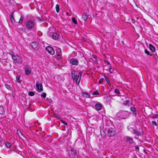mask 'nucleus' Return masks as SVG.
<instances>
[{"label":"nucleus","mask_w":158,"mask_h":158,"mask_svg":"<svg viewBox=\"0 0 158 158\" xmlns=\"http://www.w3.org/2000/svg\"><path fill=\"white\" fill-rule=\"evenodd\" d=\"M5 86L6 87L8 90H10V85H8L6 84H5Z\"/></svg>","instance_id":"33"},{"label":"nucleus","mask_w":158,"mask_h":158,"mask_svg":"<svg viewBox=\"0 0 158 158\" xmlns=\"http://www.w3.org/2000/svg\"><path fill=\"white\" fill-rule=\"evenodd\" d=\"M37 91L39 92H41L43 90V86L42 84L41 83H36V85Z\"/></svg>","instance_id":"8"},{"label":"nucleus","mask_w":158,"mask_h":158,"mask_svg":"<svg viewBox=\"0 0 158 158\" xmlns=\"http://www.w3.org/2000/svg\"><path fill=\"white\" fill-rule=\"evenodd\" d=\"M131 110L133 112V113L135 114H136V109L132 107H131Z\"/></svg>","instance_id":"20"},{"label":"nucleus","mask_w":158,"mask_h":158,"mask_svg":"<svg viewBox=\"0 0 158 158\" xmlns=\"http://www.w3.org/2000/svg\"><path fill=\"white\" fill-rule=\"evenodd\" d=\"M103 106V105L100 102H98L95 105V109L97 111L100 110Z\"/></svg>","instance_id":"6"},{"label":"nucleus","mask_w":158,"mask_h":158,"mask_svg":"<svg viewBox=\"0 0 158 158\" xmlns=\"http://www.w3.org/2000/svg\"><path fill=\"white\" fill-rule=\"evenodd\" d=\"M92 56L94 59V61H95V63L97 64L98 62L96 59V56L95 55L92 54Z\"/></svg>","instance_id":"23"},{"label":"nucleus","mask_w":158,"mask_h":158,"mask_svg":"<svg viewBox=\"0 0 158 158\" xmlns=\"http://www.w3.org/2000/svg\"><path fill=\"white\" fill-rule=\"evenodd\" d=\"M12 59L15 63L18 64H21L23 61L22 56L16 55L12 56Z\"/></svg>","instance_id":"2"},{"label":"nucleus","mask_w":158,"mask_h":158,"mask_svg":"<svg viewBox=\"0 0 158 158\" xmlns=\"http://www.w3.org/2000/svg\"><path fill=\"white\" fill-rule=\"evenodd\" d=\"M38 45L37 43L35 41L31 43L32 47L34 49H36L38 48Z\"/></svg>","instance_id":"12"},{"label":"nucleus","mask_w":158,"mask_h":158,"mask_svg":"<svg viewBox=\"0 0 158 158\" xmlns=\"http://www.w3.org/2000/svg\"><path fill=\"white\" fill-rule=\"evenodd\" d=\"M9 54L11 56L12 58V56H15V55H14V53L12 52V51H10L9 52Z\"/></svg>","instance_id":"34"},{"label":"nucleus","mask_w":158,"mask_h":158,"mask_svg":"<svg viewBox=\"0 0 158 158\" xmlns=\"http://www.w3.org/2000/svg\"><path fill=\"white\" fill-rule=\"evenodd\" d=\"M4 113V111L3 107L2 106H0V114H3Z\"/></svg>","instance_id":"19"},{"label":"nucleus","mask_w":158,"mask_h":158,"mask_svg":"<svg viewBox=\"0 0 158 158\" xmlns=\"http://www.w3.org/2000/svg\"><path fill=\"white\" fill-rule=\"evenodd\" d=\"M114 92L115 94H117L118 96L120 95V94L119 90L117 89H115L114 90Z\"/></svg>","instance_id":"22"},{"label":"nucleus","mask_w":158,"mask_h":158,"mask_svg":"<svg viewBox=\"0 0 158 158\" xmlns=\"http://www.w3.org/2000/svg\"><path fill=\"white\" fill-rule=\"evenodd\" d=\"M149 48L152 52H154L155 51V47L151 44H149Z\"/></svg>","instance_id":"18"},{"label":"nucleus","mask_w":158,"mask_h":158,"mask_svg":"<svg viewBox=\"0 0 158 158\" xmlns=\"http://www.w3.org/2000/svg\"><path fill=\"white\" fill-rule=\"evenodd\" d=\"M104 81V79L103 78H101L98 82L99 84H102Z\"/></svg>","instance_id":"36"},{"label":"nucleus","mask_w":158,"mask_h":158,"mask_svg":"<svg viewBox=\"0 0 158 158\" xmlns=\"http://www.w3.org/2000/svg\"><path fill=\"white\" fill-rule=\"evenodd\" d=\"M72 22L74 24H77V21L75 19L74 17H73L72 18Z\"/></svg>","instance_id":"25"},{"label":"nucleus","mask_w":158,"mask_h":158,"mask_svg":"<svg viewBox=\"0 0 158 158\" xmlns=\"http://www.w3.org/2000/svg\"><path fill=\"white\" fill-rule=\"evenodd\" d=\"M104 77L105 80L106 81L107 83L108 84H109L110 85H111L110 83V82L109 79H108V78L106 76H104Z\"/></svg>","instance_id":"21"},{"label":"nucleus","mask_w":158,"mask_h":158,"mask_svg":"<svg viewBox=\"0 0 158 158\" xmlns=\"http://www.w3.org/2000/svg\"><path fill=\"white\" fill-rule=\"evenodd\" d=\"M81 79V78L80 77L77 78V80L76 81V82L77 85H78L80 82Z\"/></svg>","instance_id":"27"},{"label":"nucleus","mask_w":158,"mask_h":158,"mask_svg":"<svg viewBox=\"0 0 158 158\" xmlns=\"http://www.w3.org/2000/svg\"><path fill=\"white\" fill-rule=\"evenodd\" d=\"M23 18L22 16H21L20 19L19 20V23H21L23 21Z\"/></svg>","instance_id":"29"},{"label":"nucleus","mask_w":158,"mask_h":158,"mask_svg":"<svg viewBox=\"0 0 158 158\" xmlns=\"http://www.w3.org/2000/svg\"><path fill=\"white\" fill-rule=\"evenodd\" d=\"M116 134V132L115 130L112 128L108 129V130L107 135L109 137H112Z\"/></svg>","instance_id":"4"},{"label":"nucleus","mask_w":158,"mask_h":158,"mask_svg":"<svg viewBox=\"0 0 158 158\" xmlns=\"http://www.w3.org/2000/svg\"><path fill=\"white\" fill-rule=\"evenodd\" d=\"M6 145L7 148H9L11 147V144L9 142H6Z\"/></svg>","instance_id":"31"},{"label":"nucleus","mask_w":158,"mask_h":158,"mask_svg":"<svg viewBox=\"0 0 158 158\" xmlns=\"http://www.w3.org/2000/svg\"><path fill=\"white\" fill-rule=\"evenodd\" d=\"M106 63L107 64L108 66L109 71L110 72V73H113L114 71V69L113 68H111V66L110 62L107 61H106Z\"/></svg>","instance_id":"11"},{"label":"nucleus","mask_w":158,"mask_h":158,"mask_svg":"<svg viewBox=\"0 0 158 158\" xmlns=\"http://www.w3.org/2000/svg\"><path fill=\"white\" fill-rule=\"evenodd\" d=\"M125 100L124 101L123 104L126 106H130V103L129 102L130 98H129L127 97L125 98Z\"/></svg>","instance_id":"10"},{"label":"nucleus","mask_w":158,"mask_h":158,"mask_svg":"<svg viewBox=\"0 0 158 158\" xmlns=\"http://www.w3.org/2000/svg\"><path fill=\"white\" fill-rule=\"evenodd\" d=\"M56 10L57 12H59V9H60V6L59 5L56 4Z\"/></svg>","instance_id":"24"},{"label":"nucleus","mask_w":158,"mask_h":158,"mask_svg":"<svg viewBox=\"0 0 158 158\" xmlns=\"http://www.w3.org/2000/svg\"><path fill=\"white\" fill-rule=\"evenodd\" d=\"M59 37V35L57 33L55 32L52 33V38L55 40H57Z\"/></svg>","instance_id":"14"},{"label":"nucleus","mask_w":158,"mask_h":158,"mask_svg":"<svg viewBox=\"0 0 158 158\" xmlns=\"http://www.w3.org/2000/svg\"><path fill=\"white\" fill-rule=\"evenodd\" d=\"M20 77H16V80L17 81V82H18V83H21V81L20 80Z\"/></svg>","instance_id":"32"},{"label":"nucleus","mask_w":158,"mask_h":158,"mask_svg":"<svg viewBox=\"0 0 158 158\" xmlns=\"http://www.w3.org/2000/svg\"><path fill=\"white\" fill-rule=\"evenodd\" d=\"M60 121L63 124H64L65 125H67V124L65 122H64V121H63L62 120H60Z\"/></svg>","instance_id":"40"},{"label":"nucleus","mask_w":158,"mask_h":158,"mask_svg":"<svg viewBox=\"0 0 158 158\" xmlns=\"http://www.w3.org/2000/svg\"><path fill=\"white\" fill-rule=\"evenodd\" d=\"M124 139L126 141L128 142L131 146H133L135 145V143L132 139L128 136H126L124 137Z\"/></svg>","instance_id":"5"},{"label":"nucleus","mask_w":158,"mask_h":158,"mask_svg":"<svg viewBox=\"0 0 158 158\" xmlns=\"http://www.w3.org/2000/svg\"><path fill=\"white\" fill-rule=\"evenodd\" d=\"M31 69L28 66H27L25 69V73L27 75H29L31 73Z\"/></svg>","instance_id":"13"},{"label":"nucleus","mask_w":158,"mask_h":158,"mask_svg":"<svg viewBox=\"0 0 158 158\" xmlns=\"http://www.w3.org/2000/svg\"><path fill=\"white\" fill-rule=\"evenodd\" d=\"M46 94L45 93H43L41 94V96L43 98H46Z\"/></svg>","instance_id":"35"},{"label":"nucleus","mask_w":158,"mask_h":158,"mask_svg":"<svg viewBox=\"0 0 158 158\" xmlns=\"http://www.w3.org/2000/svg\"><path fill=\"white\" fill-rule=\"evenodd\" d=\"M99 94V90H97L93 93V95H98Z\"/></svg>","instance_id":"28"},{"label":"nucleus","mask_w":158,"mask_h":158,"mask_svg":"<svg viewBox=\"0 0 158 158\" xmlns=\"http://www.w3.org/2000/svg\"><path fill=\"white\" fill-rule=\"evenodd\" d=\"M70 63L73 65H77L78 64V61L77 59L75 58L71 59L70 61Z\"/></svg>","instance_id":"9"},{"label":"nucleus","mask_w":158,"mask_h":158,"mask_svg":"<svg viewBox=\"0 0 158 158\" xmlns=\"http://www.w3.org/2000/svg\"><path fill=\"white\" fill-rule=\"evenodd\" d=\"M82 75V73L81 72H80L78 74V77H80L81 78V76Z\"/></svg>","instance_id":"41"},{"label":"nucleus","mask_w":158,"mask_h":158,"mask_svg":"<svg viewBox=\"0 0 158 158\" xmlns=\"http://www.w3.org/2000/svg\"><path fill=\"white\" fill-rule=\"evenodd\" d=\"M152 124L153 125H155V126H156L157 125V124L156 122L154 121H152Z\"/></svg>","instance_id":"37"},{"label":"nucleus","mask_w":158,"mask_h":158,"mask_svg":"<svg viewBox=\"0 0 158 158\" xmlns=\"http://www.w3.org/2000/svg\"><path fill=\"white\" fill-rule=\"evenodd\" d=\"M77 73L76 72L73 71L72 72V78L74 80L77 77Z\"/></svg>","instance_id":"15"},{"label":"nucleus","mask_w":158,"mask_h":158,"mask_svg":"<svg viewBox=\"0 0 158 158\" xmlns=\"http://www.w3.org/2000/svg\"><path fill=\"white\" fill-rule=\"evenodd\" d=\"M119 114L120 116V117L122 119H125L129 115V112L126 111H121Z\"/></svg>","instance_id":"3"},{"label":"nucleus","mask_w":158,"mask_h":158,"mask_svg":"<svg viewBox=\"0 0 158 158\" xmlns=\"http://www.w3.org/2000/svg\"><path fill=\"white\" fill-rule=\"evenodd\" d=\"M46 50L49 53L52 55H53L55 53V51L54 49L50 46H47L46 48Z\"/></svg>","instance_id":"7"},{"label":"nucleus","mask_w":158,"mask_h":158,"mask_svg":"<svg viewBox=\"0 0 158 158\" xmlns=\"http://www.w3.org/2000/svg\"><path fill=\"white\" fill-rule=\"evenodd\" d=\"M141 133L140 132H139L138 133V135H141Z\"/></svg>","instance_id":"43"},{"label":"nucleus","mask_w":158,"mask_h":158,"mask_svg":"<svg viewBox=\"0 0 158 158\" xmlns=\"http://www.w3.org/2000/svg\"><path fill=\"white\" fill-rule=\"evenodd\" d=\"M158 117V115H157V114H155V115H154L152 116V118H157Z\"/></svg>","instance_id":"38"},{"label":"nucleus","mask_w":158,"mask_h":158,"mask_svg":"<svg viewBox=\"0 0 158 158\" xmlns=\"http://www.w3.org/2000/svg\"><path fill=\"white\" fill-rule=\"evenodd\" d=\"M67 15H68V13L67 12Z\"/></svg>","instance_id":"45"},{"label":"nucleus","mask_w":158,"mask_h":158,"mask_svg":"<svg viewBox=\"0 0 158 158\" xmlns=\"http://www.w3.org/2000/svg\"><path fill=\"white\" fill-rule=\"evenodd\" d=\"M57 58L58 59H60L62 57V55H57Z\"/></svg>","instance_id":"39"},{"label":"nucleus","mask_w":158,"mask_h":158,"mask_svg":"<svg viewBox=\"0 0 158 158\" xmlns=\"http://www.w3.org/2000/svg\"><path fill=\"white\" fill-rule=\"evenodd\" d=\"M56 53L57 55H62L61 51L60 49H57Z\"/></svg>","instance_id":"26"},{"label":"nucleus","mask_w":158,"mask_h":158,"mask_svg":"<svg viewBox=\"0 0 158 158\" xmlns=\"http://www.w3.org/2000/svg\"><path fill=\"white\" fill-rule=\"evenodd\" d=\"M139 148H136V149H139Z\"/></svg>","instance_id":"44"},{"label":"nucleus","mask_w":158,"mask_h":158,"mask_svg":"<svg viewBox=\"0 0 158 158\" xmlns=\"http://www.w3.org/2000/svg\"><path fill=\"white\" fill-rule=\"evenodd\" d=\"M82 18L85 21L87 18V14L85 13H84L82 15Z\"/></svg>","instance_id":"17"},{"label":"nucleus","mask_w":158,"mask_h":158,"mask_svg":"<svg viewBox=\"0 0 158 158\" xmlns=\"http://www.w3.org/2000/svg\"><path fill=\"white\" fill-rule=\"evenodd\" d=\"M145 53L147 54V55H149V52H148L147 50H145Z\"/></svg>","instance_id":"42"},{"label":"nucleus","mask_w":158,"mask_h":158,"mask_svg":"<svg viewBox=\"0 0 158 158\" xmlns=\"http://www.w3.org/2000/svg\"><path fill=\"white\" fill-rule=\"evenodd\" d=\"M34 95H35V94H34V92H33L30 91L28 93V95L30 96H33Z\"/></svg>","instance_id":"30"},{"label":"nucleus","mask_w":158,"mask_h":158,"mask_svg":"<svg viewBox=\"0 0 158 158\" xmlns=\"http://www.w3.org/2000/svg\"><path fill=\"white\" fill-rule=\"evenodd\" d=\"M82 94L83 97L85 98H90V94L87 92H82Z\"/></svg>","instance_id":"16"},{"label":"nucleus","mask_w":158,"mask_h":158,"mask_svg":"<svg viewBox=\"0 0 158 158\" xmlns=\"http://www.w3.org/2000/svg\"><path fill=\"white\" fill-rule=\"evenodd\" d=\"M35 24L34 21L30 19L27 21L25 25L27 28L31 29L34 27Z\"/></svg>","instance_id":"1"}]
</instances>
